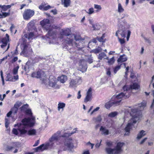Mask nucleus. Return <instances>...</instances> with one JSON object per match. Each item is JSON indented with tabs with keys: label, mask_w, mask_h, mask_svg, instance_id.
<instances>
[{
	"label": "nucleus",
	"mask_w": 154,
	"mask_h": 154,
	"mask_svg": "<svg viewBox=\"0 0 154 154\" xmlns=\"http://www.w3.org/2000/svg\"><path fill=\"white\" fill-rule=\"evenodd\" d=\"M40 24L43 29L49 30L46 35L47 38L49 39H54L56 36V34L53 29H51L49 20L44 19L40 22Z\"/></svg>",
	"instance_id": "nucleus-7"
},
{
	"label": "nucleus",
	"mask_w": 154,
	"mask_h": 154,
	"mask_svg": "<svg viewBox=\"0 0 154 154\" xmlns=\"http://www.w3.org/2000/svg\"><path fill=\"white\" fill-rule=\"evenodd\" d=\"M80 93H81L80 91H79L78 93V96H77V98L78 99H80L81 97V95Z\"/></svg>",
	"instance_id": "nucleus-59"
},
{
	"label": "nucleus",
	"mask_w": 154,
	"mask_h": 154,
	"mask_svg": "<svg viewBox=\"0 0 154 154\" xmlns=\"http://www.w3.org/2000/svg\"><path fill=\"white\" fill-rule=\"evenodd\" d=\"M39 73V72H33L31 74V76L33 78H38V74Z\"/></svg>",
	"instance_id": "nucleus-44"
},
{
	"label": "nucleus",
	"mask_w": 154,
	"mask_h": 154,
	"mask_svg": "<svg viewBox=\"0 0 154 154\" xmlns=\"http://www.w3.org/2000/svg\"><path fill=\"white\" fill-rule=\"evenodd\" d=\"M0 8H2V11H7L8 9L11 8V6L8 5H0Z\"/></svg>",
	"instance_id": "nucleus-32"
},
{
	"label": "nucleus",
	"mask_w": 154,
	"mask_h": 154,
	"mask_svg": "<svg viewBox=\"0 0 154 154\" xmlns=\"http://www.w3.org/2000/svg\"><path fill=\"white\" fill-rule=\"evenodd\" d=\"M140 85L138 83H135V90H138L139 91H140Z\"/></svg>",
	"instance_id": "nucleus-53"
},
{
	"label": "nucleus",
	"mask_w": 154,
	"mask_h": 154,
	"mask_svg": "<svg viewBox=\"0 0 154 154\" xmlns=\"http://www.w3.org/2000/svg\"><path fill=\"white\" fill-rule=\"evenodd\" d=\"M108 60V63L109 65H112L113 64L115 61V60L114 57H113L110 59H109Z\"/></svg>",
	"instance_id": "nucleus-43"
},
{
	"label": "nucleus",
	"mask_w": 154,
	"mask_h": 154,
	"mask_svg": "<svg viewBox=\"0 0 154 154\" xmlns=\"http://www.w3.org/2000/svg\"><path fill=\"white\" fill-rule=\"evenodd\" d=\"M92 27L93 28V30H99L101 27L100 25L98 23L93 25Z\"/></svg>",
	"instance_id": "nucleus-33"
},
{
	"label": "nucleus",
	"mask_w": 154,
	"mask_h": 154,
	"mask_svg": "<svg viewBox=\"0 0 154 154\" xmlns=\"http://www.w3.org/2000/svg\"><path fill=\"white\" fill-rule=\"evenodd\" d=\"M128 112L131 118L125 129V136L129 134L130 131L135 124V109L129 108V109H128Z\"/></svg>",
	"instance_id": "nucleus-8"
},
{
	"label": "nucleus",
	"mask_w": 154,
	"mask_h": 154,
	"mask_svg": "<svg viewBox=\"0 0 154 154\" xmlns=\"http://www.w3.org/2000/svg\"><path fill=\"white\" fill-rule=\"evenodd\" d=\"M102 50V48L100 47H98L97 48L94 49L93 51L94 53L97 54L101 52Z\"/></svg>",
	"instance_id": "nucleus-37"
},
{
	"label": "nucleus",
	"mask_w": 154,
	"mask_h": 154,
	"mask_svg": "<svg viewBox=\"0 0 154 154\" xmlns=\"http://www.w3.org/2000/svg\"><path fill=\"white\" fill-rule=\"evenodd\" d=\"M66 104L63 102H59L58 104V110L60 111V109L63 110V108L65 107Z\"/></svg>",
	"instance_id": "nucleus-30"
},
{
	"label": "nucleus",
	"mask_w": 154,
	"mask_h": 154,
	"mask_svg": "<svg viewBox=\"0 0 154 154\" xmlns=\"http://www.w3.org/2000/svg\"><path fill=\"white\" fill-rule=\"evenodd\" d=\"M58 81H60V82L63 83L67 80V77L65 75H62L58 78Z\"/></svg>",
	"instance_id": "nucleus-22"
},
{
	"label": "nucleus",
	"mask_w": 154,
	"mask_h": 154,
	"mask_svg": "<svg viewBox=\"0 0 154 154\" xmlns=\"http://www.w3.org/2000/svg\"><path fill=\"white\" fill-rule=\"evenodd\" d=\"M60 132H57L54 134L49 139V142L45 144H43L37 147L35 149L36 152L38 151H42L45 150L48 148H51L52 147L56 146V144H57V141L59 137Z\"/></svg>",
	"instance_id": "nucleus-5"
},
{
	"label": "nucleus",
	"mask_w": 154,
	"mask_h": 154,
	"mask_svg": "<svg viewBox=\"0 0 154 154\" xmlns=\"http://www.w3.org/2000/svg\"><path fill=\"white\" fill-rule=\"evenodd\" d=\"M17 126L18 127L17 129L15 128H14L12 129V132L13 134H15V135H18L19 132L20 134V136H22L23 135L25 134H26L27 133V132H26V133H25V134H21L20 133V131L19 130V128H18V126L17 125L15 127H16Z\"/></svg>",
	"instance_id": "nucleus-23"
},
{
	"label": "nucleus",
	"mask_w": 154,
	"mask_h": 154,
	"mask_svg": "<svg viewBox=\"0 0 154 154\" xmlns=\"http://www.w3.org/2000/svg\"><path fill=\"white\" fill-rule=\"evenodd\" d=\"M49 83L48 85L54 89H58L60 88V86L57 84V79L54 76H51L49 79Z\"/></svg>",
	"instance_id": "nucleus-12"
},
{
	"label": "nucleus",
	"mask_w": 154,
	"mask_h": 154,
	"mask_svg": "<svg viewBox=\"0 0 154 154\" xmlns=\"http://www.w3.org/2000/svg\"><path fill=\"white\" fill-rule=\"evenodd\" d=\"M127 60V58L125 55L121 56L118 59L117 61L119 63H121Z\"/></svg>",
	"instance_id": "nucleus-27"
},
{
	"label": "nucleus",
	"mask_w": 154,
	"mask_h": 154,
	"mask_svg": "<svg viewBox=\"0 0 154 154\" xmlns=\"http://www.w3.org/2000/svg\"><path fill=\"white\" fill-rule=\"evenodd\" d=\"M82 81V77L79 76H76L75 79H71L69 82V87L70 88H75L78 85L80 84Z\"/></svg>",
	"instance_id": "nucleus-13"
},
{
	"label": "nucleus",
	"mask_w": 154,
	"mask_h": 154,
	"mask_svg": "<svg viewBox=\"0 0 154 154\" xmlns=\"http://www.w3.org/2000/svg\"><path fill=\"white\" fill-rule=\"evenodd\" d=\"M5 127L7 128L10 124V120L9 118L5 117Z\"/></svg>",
	"instance_id": "nucleus-38"
},
{
	"label": "nucleus",
	"mask_w": 154,
	"mask_h": 154,
	"mask_svg": "<svg viewBox=\"0 0 154 154\" xmlns=\"http://www.w3.org/2000/svg\"><path fill=\"white\" fill-rule=\"evenodd\" d=\"M124 11V9L122 8L121 4L119 3L118 6V12L119 13H122Z\"/></svg>",
	"instance_id": "nucleus-40"
},
{
	"label": "nucleus",
	"mask_w": 154,
	"mask_h": 154,
	"mask_svg": "<svg viewBox=\"0 0 154 154\" xmlns=\"http://www.w3.org/2000/svg\"><path fill=\"white\" fill-rule=\"evenodd\" d=\"M130 77L131 79H134L135 78V75L134 73L131 72Z\"/></svg>",
	"instance_id": "nucleus-58"
},
{
	"label": "nucleus",
	"mask_w": 154,
	"mask_h": 154,
	"mask_svg": "<svg viewBox=\"0 0 154 154\" xmlns=\"http://www.w3.org/2000/svg\"><path fill=\"white\" fill-rule=\"evenodd\" d=\"M87 145H90L91 146V149H92L93 148L94 146V144L91 143L90 142H88L86 143Z\"/></svg>",
	"instance_id": "nucleus-57"
},
{
	"label": "nucleus",
	"mask_w": 154,
	"mask_h": 154,
	"mask_svg": "<svg viewBox=\"0 0 154 154\" xmlns=\"http://www.w3.org/2000/svg\"><path fill=\"white\" fill-rule=\"evenodd\" d=\"M36 132L35 130L33 129H30L28 132V134L29 135H34L35 134Z\"/></svg>",
	"instance_id": "nucleus-41"
},
{
	"label": "nucleus",
	"mask_w": 154,
	"mask_h": 154,
	"mask_svg": "<svg viewBox=\"0 0 154 154\" xmlns=\"http://www.w3.org/2000/svg\"><path fill=\"white\" fill-rule=\"evenodd\" d=\"M62 3L65 7H67L69 6L70 4V0H60Z\"/></svg>",
	"instance_id": "nucleus-29"
},
{
	"label": "nucleus",
	"mask_w": 154,
	"mask_h": 154,
	"mask_svg": "<svg viewBox=\"0 0 154 154\" xmlns=\"http://www.w3.org/2000/svg\"><path fill=\"white\" fill-rule=\"evenodd\" d=\"M146 135L145 131L144 130L141 131L138 134L137 138L138 139H139L141 138L142 137Z\"/></svg>",
	"instance_id": "nucleus-28"
},
{
	"label": "nucleus",
	"mask_w": 154,
	"mask_h": 154,
	"mask_svg": "<svg viewBox=\"0 0 154 154\" xmlns=\"http://www.w3.org/2000/svg\"><path fill=\"white\" fill-rule=\"evenodd\" d=\"M123 89L124 92L119 94L116 96H113L112 98V101L106 103L105 107L106 109H108L112 106H118L120 104L122 98H128L132 90L135 89V83L130 85H125L123 87Z\"/></svg>",
	"instance_id": "nucleus-1"
},
{
	"label": "nucleus",
	"mask_w": 154,
	"mask_h": 154,
	"mask_svg": "<svg viewBox=\"0 0 154 154\" xmlns=\"http://www.w3.org/2000/svg\"><path fill=\"white\" fill-rule=\"evenodd\" d=\"M9 39H7V38H4L2 40V43L8 44Z\"/></svg>",
	"instance_id": "nucleus-51"
},
{
	"label": "nucleus",
	"mask_w": 154,
	"mask_h": 154,
	"mask_svg": "<svg viewBox=\"0 0 154 154\" xmlns=\"http://www.w3.org/2000/svg\"><path fill=\"white\" fill-rule=\"evenodd\" d=\"M84 11L89 15H91L94 13V8L92 7L90 8L88 10H85Z\"/></svg>",
	"instance_id": "nucleus-31"
},
{
	"label": "nucleus",
	"mask_w": 154,
	"mask_h": 154,
	"mask_svg": "<svg viewBox=\"0 0 154 154\" xmlns=\"http://www.w3.org/2000/svg\"><path fill=\"white\" fill-rule=\"evenodd\" d=\"M92 89L90 88L87 92L86 96L85 99L84 101L87 102L91 100L92 96Z\"/></svg>",
	"instance_id": "nucleus-16"
},
{
	"label": "nucleus",
	"mask_w": 154,
	"mask_h": 154,
	"mask_svg": "<svg viewBox=\"0 0 154 154\" xmlns=\"http://www.w3.org/2000/svg\"><path fill=\"white\" fill-rule=\"evenodd\" d=\"M106 145L108 146H111L112 145V142L111 141H107L106 142Z\"/></svg>",
	"instance_id": "nucleus-55"
},
{
	"label": "nucleus",
	"mask_w": 154,
	"mask_h": 154,
	"mask_svg": "<svg viewBox=\"0 0 154 154\" xmlns=\"http://www.w3.org/2000/svg\"><path fill=\"white\" fill-rule=\"evenodd\" d=\"M106 74L107 75H109V76L110 75L111 72L109 69H107L106 71Z\"/></svg>",
	"instance_id": "nucleus-63"
},
{
	"label": "nucleus",
	"mask_w": 154,
	"mask_h": 154,
	"mask_svg": "<svg viewBox=\"0 0 154 154\" xmlns=\"http://www.w3.org/2000/svg\"><path fill=\"white\" fill-rule=\"evenodd\" d=\"M147 138L146 137V138H144V139H143L140 142V144H143L145 141L147 140Z\"/></svg>",
	"instance_id": "nucleus-62"
},
{
	"label": "nucleus",
	"mask_w": 154,
	"mask_h": 154,
	"mask_svg": "<svg viewBox=\"0 0 154 154\" xmlns=\"http://www.w3.org/2000/svg\"><path fill=\"white\" fill-rule=\"evenodd\" d=\"M118 114V112L116 111L112 112L109 114L108 116L109 117L113 118L116 116Z\"/></svg>",
	"instance_id": "nucleus-36"
},
{
	"label": "nucleus",
	"mask_w": 154,
	"mask_h": 154,
	"mask_svg": "<svg viewBox=\"0 0 154 154\" xmlns=\"http://www.w3.org/2000/svg\"><path fill=\"white\" fill-rule=\"evenodd\" d=\"M29 105L28 104H26L25 105H24L21 107H20V109L21 111H24L27 109Z\"/></svg>",
	"instance_id": "nucleus-42"
},
{
	"label": "nucleus",
	"mask_w": 154,
	"mask_h": 154,
	"mask_svg": "<svg viewBox=\"0 0 154 154\" xmlns=\"http://www.w3.org/2000/svg\"><path fill=\"white\" fill-rule=\"evenodd\" d=\"M6 148L7 151H10L13 148V147L11 146H7Z\"/></svg>",
	"instance_id": "nucleus-56"
},
{
	"label": "nucleus",
	"mask_w": 154,
	"mask_h": 154,
	"mask_svg": "<svg viewBox=\"0 0 154 154\" xmlns=\"http://www.w3.org/2000/svg\"><path fill=\"white\" fill-rule=\"evenodd\" d=\"M10 10H9V11L8 12H2V11H1V12L2 13V17H0V18H5L8 16L10 15Z\"/></svg>",
	"instance_id": "nucleus-34"
},
{
	"label": "nucleus",
	"mask_w": 154,
	"mask_h": 154,
	"mask_svg": "<svg viewBox=\"0 0 154 154\" xmlns=\"http://www.w3.org/2000/svg\"><path fill=\"white\" fill-rule=\"evenodd\" d=\"M100 107H97L95 109H94L91 112V113H90V115H91L94 114H95V112L97 111H98L99 109H100Z\"/></svg>",
	"instance_id": "nucleus-50"
},
{
	"label": "nucleus",
	"mask_w": 154,
	"mask_h": 154,
	"mask_svg": "<svg viewBox=\"0 0 154 154\" xmlns=\"http://www.w3.org/2000/svg\"><path fill=\"white\" fill-rule=\"evenodd\" d=\"M79 64L78 69L82 72H85L87 70V66L85 62L83 60H81Z\"/></svg>",
	"instance_id": "nucleus-15"
},
{
	"label": "nucleus",
	"mask_w": 154,
	"mask_h": 154,
	"mask_svg": "<svg viewBox=\"0 0 154 154\" xmlns=\"http://www.w3.org/2000/svg\"><path fill=\"white\" fill-rule=\"evenodd\" d=\"M98 58L100 60H102L103 59L107 60L109 59V57H107L106 54L103 52H101L99 54Z\"/></svg>",
	"instance_id": "nucleus-24"
},
{
	"label": "nucleus",
	"mask_w": 154,
	"mask_h": 154,
	"mask_svg": "<svg viewBox=\"0 0 154 154\" xmlns=\"http://www.w3.org/2000/svg\"><path fill=\"white\" fill-rule=\"evenodd\" d=\"M82 154H90V152H89V150H86L84 151L83 152Z\"/></svg>",
	"instance_id": "nucleus-60"
},
{
	"label": "nucleus",
	"mask_w": 154,
	"mask_h": 154,
	"mask_svg": "<svg viewBox=\"0 0 154 154\" xmlns=\"http://www.w3.org/2000/svg\"><path fill=\"white\" fill-rule=\"evenodd\" d=\"M28 62H27L26 63V64L25 66L24 67V69L25 71H27L29 70V66L28 65Z\"/></svg>",
	"instance_id": "nucleus-52"
},
{
	"label": "nucleus",
	"mask_w": 154,
	"mask_h": 154,
	"mask_svg": "<svg viewBox=\"0 0 154 154\" xmlns=\"http://www.w3.org/2000/svg\"><path fill=\"white\" fill-rule=\"evenodd\" d=\"M97 143H96L95 145V147L96 148H99L101 145V143L102 141V140L100 139L99 143L98 142V140H97Z\"/></svg>",
	"instance_id": "nucleus-46"
},
{
	"label": "nucleus",
	"mask_w": 154,
	"mask_h": 154,
	"mask_svg": "<svg viewBox=\"0 0 154 154\" xmlns=\"http://www.w3.org/2000/svg\"><path fill=\"white\" fill-rule=\"evenodd\" d=\"M19 68V66H17L16 67L14 68L13 70V73L14 75H16L18 71Z\"/></svg>",
	"instance_id": "nucleus-45"
},
{
	"label": "nucleus",
	"mask_w": 154,
	"mask_h": 154,
	"mask_svg": "<svg viewBox=\"0 0 154 154\" xmlns=\"http://www.w3.org/2000/svg\"><path fill=\"white\" fill-rule=\"evenodd\" d=\"M40 141L39 140H37L35 143L33 145V146H37L39 143Z\"/></svg>",
	"instance_id": "nucleus-61"
},
{
	"label": "nucleus",
	"mask_w": 154,
	"mask_h": 154,
	"mask_svg": "<svg viewBox=\"0 0 154 154\" xmlns=\"http://www.w3.org/2000/svg\"><path fill=\"white\" fill-rule=\"evenodd\" d=\"M39 8L43 11H47L48 9L52 8V7L49 5H46L45 3H42L39 6Z\"/></svg>",
	"instance_id": "nucleus-19"
},
{
	"label": "nucleus",
	"mask_w": 154,
	"mask_h": 154,
	"mask_svg": "<svg viewBox=\"0 0 154 154\" xmlns=\"http://www.w3.org/2000/svg\"><path fill=\"white\" fill-rule=\"evenodd\" d=\"M10 30L12 33H14L15 34L17 30L15 29V27L13 25H12L10 27Z\"/></svg>",
	"instance_id": "nucleus-48"
},
{
	"label": "nucleus",
	"mask_w": 154,
	"mask_h": 154,
	"mask_svg": "<svg viewBox=\"0 0 154 154\" xmlns=\"http://www.w3.org/2000/svg\"><path fill=\"white\" fill-rule=\"evenodd\" d=\"M101 116L100 115H99L96 117H93L92 119V120L95 123L100 122L102 120Z\"/></svg>",
	"instance_id": "nucleus-26"
},
{
	"label": "nucleus",
	"mask_w": 154,
	"mask_h": 154,
	"mask_svg": "<svg viewBox=\"0 0 154 154\" xmlns=\"http://www.w3.org/2000/svg\"><path fill=\"white\" fill-rule=\"evenodd\" d=\"M35 36L33 32H31L28 34H25L22 38L23 43L21 44V48L22 50L21 54H23L24 56L27 57L31 53L32 48L30 45L27 42V39L29 41H31L35 38Z\"/></svg>",
	"instance_id": "nucleus-4"
},
{
	"label": "nucleus",
	"mask_w": 154,
	"mask_h": 154,
	"mask_svg": "<svg viewBox=\"0 0 154 154\" xmlns=\"http://www.w3.org/2000/svg\"><path fill=\"white\" fill-rule=\"evenodd\" d=\"M51 12L54 15H55L57 14V11L56 9L51 10Z\"/></svg>",
	"instance_id": "nucleus-64"
},
{
	"label": "nucleus",
	"mask_w": 154,
	"mask_h": 154,
	"mask_svg": "<svg viewBox=\"0 0 154 154\" xmlns=\"http://www.w3.org/2000/svg\"><path fill=\"white\" fill-rule=\"evenodd\" d=\"M104 37H104V35L103 34L102 36L100 37H97V39L99 42H104L105 41V40L104 39Z\"/></svg>",
	"instance_id": "nucleus-39"
},
{
	"label": "nucleus",
	"mask_w": 154,
	"mask_h": 154,
	"mask_svg": "<svg viewBox=\"0 0 154 154\" xmlns=\"http://www.w3.org/2000/svg\"><path fill=\"white\" fill-rule=\"evenodd\" d=\"M13 148H18L20 146V143L19 142H15L13 144Z\"/></svg>",
	"instance_id": "nucleus-47"
},
{
	"label": "nucleus",
	"mask_w": 154,
	"mask_h": 154,
	"mask_svg": "<svg viewBox=\"0 0 154 154\" xmlns=\"http://www.w3.org/2000/svg\"><path fill=\"white\" fill-rule=\"evenodd\" d=\"M124 144V143H118L116 146L114 148H106V152L107 154H120L122 151V148Z\"/></svg>",
	"instance_id": "nucleus-11"
},
{
	"label": "nucleus",
	"mask_w": 154,
	"mask_h": 154,
	"mask_svg": "<svg viewBox=\"0 0 154 154\" xmlns=\"http://www.w3.org/2000/svg\"><path fill=\"white\" fill-rule=\"evenodd\" d=\"M146 102L143 101L140 103L138 104V107L135 109V123L139 122L142 117V111L146 106Z\"/></svg>",
	"instance_id": "nucleus-10"
},
{
	"label": "nucleus",
	"mask_w": 154,
	"mask_h": 154,
	"mask_svg": "<svg viewBox=\"0 0 154 154\" xmlns=\"http://www.w3.org/2000/svg\"><path fill=\"white\" fill-rule=\"evenodd\" d=\"M18 75H16V76H14V77H13L10 74H8L7 75L6 81H15V80H18Z\"/></svg>",
	"instance_id": "nucleus-18"
},
{
	"label": "nucleus",
	"mask_w": 154,
	"mask_h": 154,
	"mask_svg": "<svg viewBox=\"0 0 154 154\" xmlns=\"http://www.w3.org/2000/svg\"><path fill=\"white\" fill-rule=\"evenodd\" d=\"M120 69V66L118 65L116 66L114 69V72L116 74L118 71Z\"/></svg>",
	"instance_id": "nucleus-49"
},
{
	"label": "nucleus",
	"mask_w": 154,
	"mask_h": 154,
	"mask_svg": "<svg viewBox=\"0 0 154 154\" xmlns=\"http://www.w3.org/2000/svg\"><path fill=\"white\" fill-rule=\"evenodd\" d=\"M28 29L29 30H32L35 29V27L34 26L33 21H31L27 25Z\"/></svg>",
	"instance_id": "nucleus-25"
},
{
	"label": "nucleus",
	"mask_w": 154,
	"mask_h": 154,
	"mask_svg": "<svg viewBox=\"0 0 154 154\" xmlns=\"http://www.w3.org/2000/svg\"><path fill=\"white\" fill-rule=\"evenodd\" d=\"M71 38L67 37L66 38L62 44L63 48L67 50L71 49L73 47L78 46L77 43L74 41H81L84 40V38H82L79 35H75L74 34L71 35Z\"/></svg>",
	"instance_id": "nucleus-6"
},
{
	"label": "nucleus",
	"mask_w": 154,
	"mask_h": 154,
	"mask_svg": "<svg viewBox=\"0 0 154 154\" xmlns=\"http://www.w3.org/2000/svg\"><path fill=\"white\" fill-rule=\"evenodd\" d=\"M119 28L118 30L116 32V36L118 37L119 41L121 45L124 44L125 42V40L124 38H120L118 36V34L121 35L122 37H125L127 34V40L128 41L130 37V36L131 33V31L129 30H122L123 29V26L122 25L119 26V24H118Z\"/></svg>",
	"instance_id": "nucleus-9"
},
{
	"label": "nucleus",
	"mask_w": 154,
	"mask_h": 154,
	"mask_svg": "<svg viewBox=\"0 0 154 154\" xmlns=\"http://www.w3.org/2000/svg\"><path fill=\"white\" fill-rule=\"evenodd\" d=\"M94 8L96 9V12H98L100 11L102 9L101 5L97 4H94Z\"/></svg>",
	"instance_id": "nucleus-35"
},
{
	"label": "nucleus",
	"mask_w": 154,
	"mask_h": 154,
	"mask_svg": "<svg viewBox=\"0 0 154 154\" xmlns=\"http://www.w3.org/2000/svg\"><path fill=\"white\" fill-rule=\"evenodd\" d=\"M34 14L35 12L33 10L30 9H26L23 14V19L25 20H28L34 15Z\"/></svg>",
	"instance_id": "nucleus-14"
},
{
	"label": "nucleus",
	"mask_w": 154,
	"mask_h": 154,
	"mask_svg": "<svg viewBox=\"0 0 154 154\" xmlns=\"http://www.w3.org/2000/svg\"><path fill=\"white\" fill-rule=\"evenodd\" d=\"M39 72L38 74V79H41L43 80V82L45 83L44 79L46 78V75L44 72L42 70H39L37 71Z\"/></svg>",
	"instance_id": "nucleus-20"
},
{
	"label": "nucleus",
	"mask_w": 154,
	"mask_h": 154,
	"mask_svg": "<svg viewBox=\"0 0 154 154\" xmlns=\"http://www.w3.org/2000/svg\"><path fill=\"white\" fill-rule=\"evenodd\" d=\"M25 112L26 114L30 117L23 119L21 123H19L14 125V127L17 125L18 126L19 130L21 134H23L27 132L28 128L33 126L35 122V118L32 115L31 109H27Z\"/></svg>",
	"instance_id": "nucleus-2"
},
{
	"label": "nucleus",
	"mask_w": 154,
	"mask_h": 154,
	"mask_svg": "<svg viewBox=\"0 0 154 154\" xmlns=\"http://www.w3.org/2000/svg\"><path fill=\"white\" fill-rule=\"evenodd\" d=\"M129 67L128 66L126 68V71L125 73V77L126 78L128 75V70L129 69Z\"/></svg>",
	"instance_id": "nucleus-54"
},
{
	"label": "nucleus",
	"mask_w": 154,
	"mask_h": 154,
	"mask_svg": "<svg viewBox=\"0 0 154 154\" xmlns=\"http://www.w3.org/2000/svg\"><path fill=\"white\" fill-rule=\"evenodd\" d=\"M71 30L70 29L67 28L66 29L63 30L62 32H61V34L62 35H64L68 36L66 38L68 37V38H71V35L72 34H71Z\"/></svg>",
	"instance_id": "nucleus-17"
},
{
	"label": "nucleus",
	"mask_w": 154,
	"mask_h": 154,
	"mask_svg": "<svg viewBox=\"0 0 154 154\" xmlns=\"http://www.w3.org/2000/svg\"><path fill=\"white\" fill-rule=\"evenodd\" d=\"M77 131V128H75L74 129L73 131L70 133L67 132L64 133L61 137L60 135L61 132L59 131H58L60 132L59 137L58 139L57 144H56V145L60 144L61 143L60 142V141H61V140H64V141L63 142L64 144L63 150H66L67 149H71L73 148L74 147L73 143L74 141L72 138L70 137L69 136L76 133Z\"/></svg>",
	"instance_id": "nucleus-3"
},
{
	"label": "nucleus",
	"mask_w": 154,
	"mask_h": 154,
	"mask_svg": "<svg viewBox=\"0 0 154 154\" xmlns=\"http://www.w3.org/2000/svg\"><path fill=\"white\" fill-rule=\"evenodd\" d=\"M100 130L101 132V134L102 135H106L109 134V130L106 129L105 127L101 126Z\"/></svg>",
	"instance_id": "nucleus-21"
}]
</instances>
